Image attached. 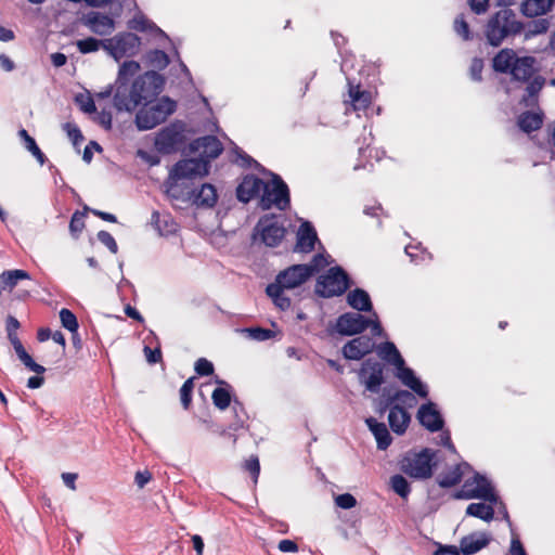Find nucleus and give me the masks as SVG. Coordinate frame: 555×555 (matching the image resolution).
I'll return each instance as SVG.
<instances>
[{"instance_id":"603ef678","label":"nucleus","mask_w":555,"mask_h":555,"mask_svg":"<svg viewBox=\"0 0 555 555\" xmlns=\"http://www.w3.org/2000/svg\"><path fill=\"white\" fill-rule=\"evenodd\" d=\"M232 410L234 412L235 420L230 425V429L234 430V431H237V430H240V429L245 427V423H246V420H247V414L245 412V409H244L243 404L241 402H238L237 400H234L233 405H232Z\"/></svg>"},{"instance_id":"4d7b16f0","label":"nucleus","mask_w":555,"mask_h":555,"mask_svg":"<svg viewBox=\"0 0 555 555\" xmlns=\"http://www.w3.org/2000/svg\"><path fill=\"white\" fill-rule=\"evenodd\" d=\"M75 103L86 114H93L96 112L94 100L89 93H78L75 96Z\"/></svg>"},{"instance_id":"4468645a","label":"nucleus","mask_w":555,"mask_h":555,"mask_svg":"<svg viewBox=\"0 0 555 555\" xmlns=\"http://www.w3.org/2000/svg\"><path fill=\"white\" fill-rule=\"evenodd\" d=\"M311 275V270L304 263L293 264L280 271L274 279L279 285L286 289H294L306 283Z\"/></svg>"},{"instance_id":"338daca9","label":"nucleus","mask_w":555,"mask_h":555,"mask_svg":"<svg viewBox=\"0 0 555 555\" xmlns=\"http://www.w3.org/2000/svg\"><path fill=\"white\" fill-rule=\"evenodd\" d=\"M483 61L480 57H474L469 66L470 78L474 81H481L482 79Z\"/></svg>"},{"instance_id":"393cba45","label":"nucleus","mask_w":555,"mask_h":555,"mask_svg":"<svg viewBox=\"0 0 555 555\" xmlns=\"http://www.w3.org/2000/svg\"><path fill=\"white\" fill-rule=\"evenodd\" d=\"M365 424L376 440L377 449L382 451L387 450L392 442V437L386 424L378 422L374 417H367Z\"/></svg>"},{"instance_id":"9d476101","label":"nucleus","mask_w":555,"mask_h":555,"mask_svg":"<svg viewBox=\"0 0 555 555\" xmlns=\"http://www.w3.org/2000/svg\"><path fill=\"white\" fill-rule=\"evenodd\" d=\"M456 498L465 500L479 499L491 504L499 502V495L495 493L491 482L479 473H475L473 478L465 480Z\"/></svg>"},{"instance_id":"dca6fc26","label":"nucleus","mask_w":555,"mask_h":555,"mask_svg":"<svg viewBox=\"0 0 555 555\" xmlns=\"http://www.w3.org/2000/svg\"><path fill=\"white\" fill-rule=\"evenodd\" d=\"M348 82V100H345L346 112L353 111L360 116L361 112H366L372 103V93L362 90L360 83H354L349 77Z\"/></svg>"},{"instance_id":"774afa93","label":"nucleus","mask_w":555,"mask_h":555,"mask_svg":"<svg viewBox=\"0 0 555 555\" xmlns=\"http://www.w3.org/2000/svg\"><path fill=\"white\" fill-rule=\"evenodd\" d=\"M509 555H528L520 539L514 533V531L512 532Z\"/></svg>"},{"instance_id":"58836bf2","label":"nucleus","mask_w":555,"mask_h":555,"mask_svg":"<svg viewBox=\"0 0 555 555\" xmlns=\"http://www.w3.org/2000/svg\"><path fill=\"white\" fill-rule=\"evenodd\" d=\"M551 26V22L546 17L533 20L526 25L524 24V39L529 40L538 35L545 34Z\"/></svg>"},{"instance_id":"cd10ccee","label":"nucleus","mask_w":555,"mask_h":555,"mask_svg":"<svg viewBox=\"0 0 555 555\" xmlns=\"http://www.w3.org/2000/svg\"><path fill=\"white\" fill-rule=\"evenodd\" d=\"M528 85L525 88V93L521 98V104L525 106H534L538 104V99L541 90L545 86V78L541 75H535L526 81Z\"/></svg>"},{"instance_id":"6e6d98bb","label":"nucleus","mask_w":555,"mask_h":555,"mask_svg":"<svg viewBox=\"0 0 555 555\" xmlns=\"http://www.w3.org/2000/svg\"><path fill=\"white\" fill-rule=\"evenodd\" d=\"M86 212L75 211L70 218L69 231L73 237L78 238L85 228Z\"/></svg>"},{"instance_id":"20e7f679","label":"nucleus","mask_w":555,"mask_h":555,"mask_svg":"<svg viewBox=\"0 0 555 555\" xmlns=\"http://www.w3.org/2000/svg\"><path fill=\"white\" fill-rule=\"evenodd\" d=\"M157 96L150 101H143L142 107L135 115V126L140 131L151 130L163 124L177 109V102L169 96H163L155 101Z\"/></svg>"},{"instance_id":"423d86ee","label":"nucleus","mask_w":555,"mask_h":555,"mask_svg":"<svg viewBox=\"0 0 555 555\" xmlns=\"http://www.w3.org/2000/svg\"><path fill=\"white\" fill-rule=\"evenodd\" d=\"M348 273L339 266L332 267L318 278L314 292L322 298L341 296L350 287Z\"/></svg>"},{"instance_id":"a18cd8bd","label":"nucleus","mask_w":555,"mask_h":555,"mask_svg":"<svg viewBox=\"0 0 555 555\" xmlns=\"http://www.w3.org/2000/svg\"><path fill=\"white\" fill-rule=\"evenodd\" d=\"M77 49L82 54L96 52L100 48L106 51V39H96L94 37H88L76 42Z\"/></svg>"},{"instance_id":"a211bd4d","label":"nucleus","mask_w":555,"mask_h":555,"mask_svg":"<svg viewBox=\"0 0 555 555\" xmlns=\"http://www.w3.org/2000/svg\"><path fill=\"white\" fill-rule=\"evenodd\" d=\"M266 186L267 182L262 179L254 175H246L236 188V197L245 204L255 198L260 199Z\"/></svg>"},{"instance_id":"39448f33","label":"nucleus","mask_w":555,"mask_h":555,"mask_svg":"<svg viewBox=\"0 0 555 555\" xmlns=\"http://www.w3.org/2000/svg\"><path fill=\"white\" fill-rule=\"evenodd\" d=\"M435 456L436 452L429 448L406 453L400 461V469L412 478L427 479L433 475V468L436 465Z\"/></svg>"},{"instance_id":"c756f323","label":"nucleus","mask_w":555,"mask_h":555,"mask_svg":"<svg viewBox=\"0 0 555 555\" xmlns=\"http://www.w3.org/2000/svg\"><path fill=\"white\" fill-rule=\"evenodd\" d=\"M152 224L158 231L162 236H169L175 234L179 224L176 222L175 218L169 214H159L158 211H153L152 214Z\"/></svg>"},{"instance_id":"bb28decb","label":"nucleus","mask_w":555,"mask_h":555,"mask_svg":"<svg viewBox=\"0 0 555 555\" xmlns=\"http://www.w3.org/2000/svg\"><path fill=\"white\" fill-rule=\"evenodd\" d=\"M519 57L513 49H502L492 59V68L500 74H509Z\"/></svg>"},{"instance_id":"0eeeda50","label":"nucleus","mask_w":555,"mask_h":555,"mask_svg":"<svg viewBox=\"0 0 555 555\" xmlns=\"http://www.w3.org/2000/svg\"><path fill=\"white\" fill-rule=\"evenodd\" d=\"M271 181L267 182L266 190L260 196L258 206L262 210L276 208L279 210H287L291 207V194L288 185L276 173L270 172Z\"/></svg>"},{"instance_id":"9b49d317","label":"nucleus","mask_w":555,"mask_h":555,"mask_svg":"<svg viewBox=\"0 0 555 555\" xmlns=\"http://www.w3.org/2000/svg\"><path fill=\"white\" fill-rule=\"evenodd\" d=\"M384 364L376 359L369 358L364 360L358 370V379L365 390L371 393H378L385 382Z\"/></svg>"},{"instance_id":"680f3d73","label":"nucleus","mask_w":555,"mask_h":555,"mask_svg":"<svg viewBox=\"0 0 555 555\" xmlns=\"http://www.w3.org/2000/svg\"><path fill=\"white\" fill-rule=\"evenodd\" d=\"M96 237L111 253L116 254L118 251V245L109 232L101 230L98 232Z\"/></svg>"},{"instance_id":"79ce46f5","label":"nucleus","mask_w":555,"mask_h":555,"mask_svg":"<svg viewBox=\"0 0 555 555\" xmlns=\"http://www.w3.org/2000/svg\"><path fill=\"white\" fill-rule=\"evenodd\" d=\"M128 27L138 31H156L165 36L164 31L144 15L137 14L129 22Z\"/></svg>"},{"instance_id":"5fc2aeb1","label":"nucleus","mask_w":555,"mask_h":555,"mask_svg":"<svg viewBox=\"0 0 555 555\" xmlns=\"http://www.w3.org/2000/svg\"><path fill=\"white\" fill-rule=\"evenodd\" d=\"M414 391L398 389L393 391V399H396V403H399L403 409H412L417 403V400Z\"/></svg>"},{"instance_id":"f03ea898","label":"nucleus","mask_w":555,"mask_h":555,"mask_svg":"<svg viewBox=\"0 0 555 555\" xmlns=\"http://www.w3.org/2000/svg\"><path fill=\"white\" fill-rule=\"evenodd\" d=\"M378 356L396 369V377L416 396L427 399L428 386L416 376L415 372L405 365V361L396 345L391 341L382 343L377 347Z\"/></svg>"},{"instance_id":"f3484780","label":"nucleus","mask_w":555,"mask_h":555,"mask_svg":"<svg viewBox=\"0 0 555 555\" xmlns=\"http://www.w3.org/2000/svg\"><path fill=\"white\" fill-rule=\"evenodd\" d=\"M416 417L420 424L430 433L442 430L444 420L435 402L428 401L418 408Z\"/></svg>"},{"instance_id":"09e8293b","label":"nucleus","mask_w":555,"mask_h":555,"mask_svg":"<svg viewBox=\"0 0 555 555\" xmlns=\"http://www.w3.org/2000/svg\"><path fill=\"white\" fill-rule=\"evenodd\" d=\"M18 359L23 362V364L31 372L36 374H43L46 372V367L41 364L35 362L31 356L26 351L24 346L17 347L14 349Z\"/></svg>"},{"instance_id":"49530a36","label":"nucleus","mask_w":555,"mask_h":555,"mask_svg":"<svg viewBox=\"0 0 555 555\" xmlns=\"http://www.w3.org/2000/svg\"><path fill=\"white\" fill-rule=\"evenodd\" d=\"M146 62L151 67L162 70L168 66L169 56L165 51L155 49L146 54Z\"/></svg>"},{"instance_id":"7ed1b4c3","label":"nucleus","mask_w":555,"mask_h":555,"mask_svg":"<svg viewBox=\"0 0 555 555\" xmlns=\"http://www.w3.org/2000/svg\"><path fill=\"white\" fill-rule=\"evenodd\" d=\"M503 7L489 17L485 26V37L492 47H499L506 38L519 35L524 29V23L509 5Z\"/></svg>"},{"instance_id":"bf43d9fd","label":"nucleus","mask_w":555,"mask_h":555,"mask_svg":"<svg viewBox=\"0 0 555 555\" xmlns=\"http://www.w3.org/2000/svg\"><path fill=\"white\" fill-rule=\"evenodd\" d=\"M454 31L463 39V40H472L473 34L469 29L468 23L465 21L463 15H459L454 20Z\"/></svg>"},{"instance_id":"c85d7f7f","label":"nucleus","mask_w":555,"mask_h":555,"mask_svg":"<svg viewBox=\"0 0 555 555\" xmlns=\"http://www.w3.org/2000/svg\"><path fill=\"white\" fill-rule=\"evenodd\" d=\"M348 305L359 312H372L373 305L369 293L362 288H354L347 295Z\"/></svg>"},{"instance_id":"412c9836","label":"nucleus","mask_w":555,"mask_h":555,"mask_svg":"<svg viewBox=\"0 0 555 555\" xmlns=\"http://www.w3.org/2000/svg\"><path fill=\"white\" fill-rule=\"evenodd\" d=\"M319 241L317 231L310 221H302L297 231V241L295 250L299 253H310L314 249Z\"/></svg>"},{"instance_id":"8fccbe9b","label":"nucleus","mask_w":555,"mask_h":555,"mask_svg":"<svg viewBox=\"0 0 555 555\" xmlns=\"http://www.w3.org/2000/svg\"><path fill=\"white\" fill-rule=\"evenodd\" d=\"M332 262H333V259L331 258L330 255H324L322 253H318L312 257L310 262L304 263V264L307 266V268L311 270V275L313 276L314 274L320 272L323 268H325L326 266H328Z\"/></svg>"},{"instance_id":"5701e85b","label":"nucleus","mask_w":555,"mask_h":555,"mask_svg":"<svg viewBox=\"0 0 555 555\" xmlns=\"http://www.w3.org/2000/svg\"><path fill=\"white\" fill-rule=\"evenodd\" d=\"M410 422L411 415L399 403H397V405L388 413L389 427L396 435H403L406 431Z\"/></svg>"},{"instance_id":"864d4df0","label":"nucleus","mask_w":555,"mask_h":555,"mask_svg":"<svg viewBox=\"0 0 555 555\" xmlns=\"http://www.w3.org/2000/svg\"><path fill=\"white\" fill-rule=\"evenodd\" d=\"M60 320L64 328L69 331L72 334H76L79 327L78 320L77 317L69 309H61Z\"/></svg>"},{"instance_id":"69168bd1","label":"nucleus","mask_w":555,"mask_h":555,"mask_svg":"<svg viewBox=\"0 0 555 555\" xmlns=\"http://www.w3.org/2000/svg\"><path fill=\"white\" fill-rule=\"evenodd\" d=\"M335 503L343 509H350L357 505V500L350 493H343L335 498Z\"/></svg>"},{"instance_id":"de8ad7c7","label":"nucleus","mask_w":555,"mask_h":555,"mask_svg":"<svg viewBox=\"0 0 555 555\" xmlns=\"http://www.w3.org/2000/svg\"><path fill=\"white\" fill-rule=\"evenodd\" d=\"M396 399H393V392L388 388H384L382 396L376 400L375 410L379 415L388 413L390 410L396 406Z\"/></svg>"},{"instance_id":"c9c22d12","label":"nucleus","mask_w":555,"mask_h":555,"mask_svg":"<svg viewBox=\"0 0 555 555\" xmlns=\"http://www.w3.org/2000/svg\"><path fill=\"white\" fill-rule=\"evenodd\" d=\"M30 275L27 271L22 269L7 270L0 274V288L12 289L21 280H29Z\"/></svg>"},{"instance_id":"13d9d810","label":"nucleus","mask_w":555,"mask_h":555,"mask_svg":"<svg viewBox=\"0 0 555 555\" xmlns=\"http://www.w3.org/2000/svg\"><path fill=\"white\" fill-rule=\"evenodd\" d=\"M194 389V378L186 379L180 388V399L183 409L188 410L192 403V393Z\"/></svg>"},{"instance_id":"aec40b11","label":"nucleus","mask_w":555,"mask_h":555,"mask_svg":"<svg viewBox=\"0 0 555 555\" xmlns=\"http://www.w3.org/2000/svg\"><path fill=\"white\" fill-rule=\"evenodd\" d=\"M190 153H199V157H203L209 162V159L217 158L223 151L222 143L215 135H204L193 140L189 144Z\"/></svg>"},{"instance_id":"a19ab883","label":"nucleus","mask_w":555,"mask_h":555,"mask_svg":"<svg viewBox=\"0 0 555 555\" xmlns=\"http://www.w3.org/2000/svg\"><path fill=\"white\" fill-rule=\"evenodd\" d=\"M20 138L24 141L25 149L31 153V155L38 160L40 165L46 164L48 160L43 152L39 149L38 144L36 143L35 139L29 135V133L22 128L18 131Z\"/></svg>"},{"instance_id":"f8f14e48","label":"nucleus","mask_w":555,"mask_h":555,"mask_svg":"<svg viewBox=\"0 0 555 555\" xmlns=\"http://www.w3.org/2000/svg\"><path fill=\"white\" fill-rule=\"evenodd\" d=\"M141 39L133 33H120L106 39V52L116 61L138 53Z\"/></svg>"},{"instance_id":"6e6552de","label":"nucleus","mask_w":555,"mask_h":555,"mask_svg":"<svg viewBox=\"0 0 555 555\" xmlns=\"http://www.w3.org/2000/svg\"><path fill=\"white\" fill-rule=\"evenodd\" d=\"M286 229L280 216L267 214L259 218L254 229V236H259L261 243L268 247H276L284 240Z\"/></svg>"},{"instance_id":"2eb2a0df","label":"nucleus","mask_w":555,"mask_h":555,"mask_svg":"<svg viewBox=\"0 0 555 555\" xmlns=\"http://www.w3.org/2000/svg\"><path fill=\"white\" fill-rule=\"evenodd\" d=\"M371 323V319L359 312H346L336 320L335 330L343 336H352L363 333Z\"/></svg>"},{"instance_id":"f257e3e1","label":"nucleus","mask_w":555,"mask_h":555,"mask_svg":"<svg viewBox=\"0 0 555 555\" xmlns=\"http://www.w3.org/2000/svg\"><path fill=\"white\" fill-rule=\"evenodd\" d=\"M139 69L140 65L135 61H126L119 67L113 98L114 107L118 112L131 113L143 101H150L163 91L165 79L155 70H149L130 82Z\"/></svg>"},{"instance_id":"72a5a7b5","label":"nucleus","mask_w":555,"mask_h":555,"mask_svg":"<svg viewBox=\"0 0 555 555\" xmlns=\"http://www.w3.org/2000/svg\"><path fill=\"white\" fill-rule=\"evenodd\" d=\"M285 289L286 288L279 285L276 282H272L266 287L268 297H270L274 306L282 311L288 310L292 306L291 298L284 294Z\"/></svg>"},{"instance_id":"ea45409f","label":"nucleus","mask_w":555,"mask_h":555,"mask_svg":"<svg viewBox=\"0 0 555 555\" xmlns=\"http://www.w3.org/2000/svg\"><path fill=\"white\" fill-rule=\"evenodd\" d=\"M145 341L149 344L156 343V346L154 348H151L149 345H145L143 348L144 356L146 358V361L150 364H156L162 361V350H160V344L158 340V337L156 334L151 331L150 334L146 336Z\"/></svg>"},{"instance_id":"a878e982","label":"nucleus","mask_w":555,"mask_h":555,"mask_svg":"<svg viewBox=\"0 0 555 555\" xmlns=\"http://www.w3.org/2000/svg\"><path fill=\"white\" fill-rule=\"evenodd\" d=\"M87 24L91 31L100 36L109 35L115 29L114 20L111 16L100 12L90 13L88 15Z\"/></svg>"},{"instance_id":"f704fd0d","label":"nucleus","mask_w":555,"mask_h":555,"mask_svg":"<svg viewBox=\"0 0 555 555\" xmlns=\"http://www.w3.org/2000/svg\"><path fill=\"white\" fill-rule=\"evenodd\" d=\"M543 117V113L524 112L518 117V126L524 132L530 133L542 127Z\"/></svg>"},{"instance_id":"e433bc0d","label":"nucleus","mask_w":555,"mask_h":555,"mask_svg":"<svg viewBox=\"0 0 555 555\" xmlns=\"http://www.w3.org/2000/svg\"><path fill=\"white\" fill-rule=\"evenodd\" d=\"M217 383L224 386V387H217L211 395L212 402L216 408L219 410H225L230 406L231 403V393L230 388L231 386L224 382L217 379Z\"/></svg>"},{"instance_id":"7c9ffc66","label":"nucleus","mask_w":555,"mask_h":555,"mask_svg":"<svg viewBox=\"0 0 555 555\" xmlns=\"http://www.w3.org/2000/svg\"><path fill=\"white\" fill-rule=\"evenodd\" d=\"M192 197L195 205L206 208L215 206L218 199L217 190L210 183H204L198 191H192Z\"/></svg>"},{"instance_id":"6ab92c4d","label":"nucleus","mask_w":555,"mask_h":555,"mask_svg":"<svg viewBox=\"0 0 555 555\" xmlns=\"http://www.w3.org/2000/svg\"><path fill=\"white\" fill-rule=\"evenodd\" d=\"M375 349V341L367 335H360L347 341L343 347V356L347 360H361Z\"/></svg>"},{"instance_id":"ddd939ff","label":"nucleus","mask_w":555,"mask_h":555,"mask_svg":"<svg viewBox=\"0 0 555 555\" xmlns=\"http://www.w3.org/2000/svg\"><path fill=\"white\" fill-rule=\"evenodd\" d=\"M209 163L203 157L181 159L175 164L169 173V180L194 179L208 173Z\"/></svg>"},{"instance_id":"4be33fe9","label":"nucleus","mask_w":555,"mask_h":555,"mask_svg":"<svg viewBox=\"0 0 555 555\" xmlns=\"http://www.w3.org/2000/svg\"><path fill=\"white\" fill-rule=\"evenodd\" d=\"M490 543V537L486 532H473L460 541V550L463 555H473Z\"/></svg>"},{"instance_id":"3c124183","label":"nucleus","mask_w":555,"mask_h":555,"mask_svg":"<svg viewBox=\"0 0 555 555\" xmlns=\"http://www.w3.org/2000/svg\"><path fill=\"white\" fill-rule=\"evenodd\" d=\"M247 337L256 341H266L275 337V332L270 328H263L259 326L247 327L243 330Z\"/></svg>"},{"instance_id":"37998d69","label":"nucleus","mask_w":555,"mask_h":555,"mask_svg":"<svg viewBox=\"0 0 555 555\" xmlns=\"http://www.w3.org/2000/svg\"><path fill=\"white\" fill-rule=\"evenodd\" d=\"M389 485L392 491L397 493L401 499H408L411 493V485L409 480L400 474L391 476Z\"/></svg>"},{"instance_id":"0e129e2a","label":"nucleus","mask_w":555,"mask_h":555,"mask_svg":"<svg viewBox=\"0 0 555 555\" xmlns=\"http://www.w3.org/2000/svg\"><path fill=\"white\" fill-rule=\"evenodd\" d=\"M63 128L66 131L68 138L72 140L74 145H78L80 142L83 141V135L77 125L72 124V122H66L63 126Z\"/></svg>"},{"instance_id":"1a4fd4ad","label":"nucleus","mask_w":555,"mask_h":555,"mask_svg":"<svg viewBox=\"0 0 555 555\" xmlns=\"http://www.w3.org/2000/svg\"><path fill=\"white\" fill-rule=\"evenodd\" d=\"M185 124L175 120L162 128L155 137L154 146L160 154L176 153L185 142Z\"/></svg>"},{"instance_id":"4c0bfd02","label":"nucleus","mask_w":555,"mask_h":555,"mask_svg":"<svg viewBox=\"0 0 555 555\" xmlns=\"http://www.w3.org/2000/svg\"><path fill=\"white\" fill-rule=\"evenodd\" d=\"M493 504L489 503H470L466 507V515L479 518L483 521H491L494 517V508L492 506Z\"/></svg>"},{"instance_id":"2f4dec72","label":"nucleus","mask_w":555,"mask_h":555,"mask_svg":"<svg viewBox=\"0 0 555 555\" xmlns=\"http://www.w3.org/2000/svg\"><path fill=\"white\" fill-rule=\"evenodd\" d=\"M462 467L469 468V464L463 462L462 464H457L449 470L439 474L436 478L439 487L448 489L461 482L464 475Z\"/></svg>"},{"instance_id":"c03bdc74","label":"nucleus","mask_w":555,"mask_h":555,"mask_svg":"<svg viewBox=\"0 0 555 555\" xmlns=\"http://www.w3.org/2000/svg\"><path fill=\"white\" fill-rule=\"evenodd\" d=\"M233 154L236 156L234 162L238 164L243 168H255L260 172H266V169L251 156L246 154L241 147L234 146L232 150Z\"/></svg>"},{"instance_id":"473e14b6","label":"nucleus","mask_w":555,"mask_h":555,"mask_svg":"<svg viewBox=\"0 0 555 555\" xmlns=\"http://www.w3.org/2000/svg\"><path fill=\"white\" fill-rule=\"evenodd\" d=\"M555 0H524L521 3V12L525 16L537 17L550 12Z\"/></svg>"},{"instance_id":"052dcab7","label":"nucleus","mask_w":555,"mask_h":555,"mask_svg":"<svg viewBox=\"0 0 555 555\" xmlns=\"http://www.w3.org/2000/svg\"><path fill=\"white\" fill-rule=\"evenodd\" d=\"M420 246L418 245H408L405 246V253L406 255L411 258V261L415 262V263H420V262H423L425 260H430L431 259V256L429 253H427L426 250H422V254L421 256H418V254H416V250H418Z\"/></svg>"},{"instance_id":"b1692460","label":"nucleus","mask_w":555,"mask_h":555,"mask_svg":"<svg viewBox=\"0 0 555 555\" xmlns=\"http://www.w3.org/2000/svg\"><path fill=\"white\" fill-rule=\"evenodd\" d=\"M535 63L537 60L533 56H520L519 60L516 61L509 75H512L513 79L516 81H529V79L533 77V74L537 70Z\"/></svg>"},{"instance_id":"e2e57ef3","label":"nucleus","mask_w":555,"mask_h":555,"mask_svg":"<svg viewBox=\"0 0 555 555\" xmlns=\"http://www.w3.org/2000/svg\"><path fill=\"white\" fill-rule=\"evenodd\" d=\"M194 370L199 376H209L214 374V364L205 358H199L195 362Z\"/></svg>"}]
</instances>
